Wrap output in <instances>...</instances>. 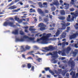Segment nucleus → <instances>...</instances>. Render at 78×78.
Masks as SVG:
<instances>
[{
    "mask_svg": "<svg viewBox=\"0 0 78 78\" xmlns=\"http://www.w3.org/2000/svg\"><path fill=\"white\" fill-rule=\"evenodd\" d=\"M69 46H70L71 47H75L76 48H78V46H77V44H70Z\"/></svg>",
    "mask_w": 78,
    "mask_h": 78,
    "instance_id": "4468645a",
    "label": "nucleus"
},
{
    "mask_svg": "<svg viewBox=\"0 0 78 78\" xmlns=\"http://www.w3.org/2000/svg\"><path fill=\"white\" fill-rule=\"evenodd\" d=\"M40 29L41 31H44V30H45V27H41Z\"/></svg>",
    "mask_w": 78,
    "mask_h": 78,
    "instance_id": "c85d7f7f",
    "label": "nucleus"
},
{
    "mask_svg": "<svg viewBox=\"0 0 78 78\" xmlns=\"http://www.w3.org/2000/svg\"><path fill=\"white\" fill-rule=\"evenodd\" d=\"M74 27L76 30H78V26H76V25H74Z\"/></svg>",
    "mask_w": 78,
    "mask_h": 78,
    "instance_id": "a18cd8bd",
    "label": "nucleus"
},
{
    "mask_svg": "<svg viewBox=\"0 0 78 78\" xmlns=\"http://www.w3.org/2000/svg\"><path fill=\"white\" fill-rule=\"evenodd\" d=\"M65 58H66L65 57H62L61 59L62 60H64V59H65Z\"/></svg>",
    "mask_w": 78,
    "mask_h": 78,
    "instance_id": "338daca9",
    "label": "nucleus"
},
{
    "mask_svg": "<svg viewBox=\"0 0 78 78\" xmlns=\"http://www.w3.org/2000/svg\"><path fill=\"white\" fill-rule=\"evenodd\" d=\"M68 64L69 66L71 65V69L70 70L69 72H70L71 71L72 72L70 73V75H72L73 78H78V73H77L76 74V76L75 75V72H73V70H74V67L75 66V63L74 62V61L72 60V58H70L68 62Z\"/></svg>",
    "mask_w": 78,
    "mask_h": 78,
    "instance_id": "f257e3e1",
    "label": "nucleus"
},
{
    "mask_svg": "<svg viewBox=\"0 0 78 78\" xmlns=\"http://www.w3.org/2000/svg\"><path fill=\"white\" fill-rule=\"evenodd\" d=\"M20 9H18L17 10H14L13 11V12H18L19 11H20Z\"/></svg>",
    "mask_w": 78,
    "mask_h": 78,
    "instance_id": "2f4dec72",
    "label": "nucleus"
},
{
    "mask_svg": "<svg viewBox=\"0 0 78 78\" xmlns=\"http://www.w3.org/2000/svg\"><path fill=\"white\" fill-rule=\"evenodd\" d=\"M59 45L60 46H61V45H62V43H58V46H59Z\"/></svg>",
    "mask_w": 78,
    "mask_h": 78,
    "instance_id": "8fccbe9b",
    "label": "nucleus"
},
{
    "mask_svg": "<svg viewBox=\"0 0 78 78\" xmlns=\"http://www.w3.org/2000/svg\"><path fill=\"white\" fill-rule=\"evenodd\" d=\"M22 66L23 67V68L24 67H26V65H25V64L23 65Z\"/></svg>",
    "mask_w": 78,
    "mask_h": 78,
    "instance_id": "13d9d810",
    "label": "nucleus"
},
{
    "mask_svg": "<svg viewBox=\"0 0 78 78\" xmlns=\"http://www.w3.org/2000/svg\"><path fill=\"white\" fill-rule=\"evenodd\" d=\"M42 58H39L37 59V61H38V62H41V61H42Z\"/></svg>",
    "mask_w": 78,
    "mask_h": 78,
    "instance_id": "e433bc0d",
    "label": "nucleus"
},
{
    "mask_svg": "<svg viewBox=\"0 0 78 78\" xmlns=\"http://www.w3.org/2000/svg\"><path fill=\"white\" fill-rule=\"evenodd\" d=\"M65 45H66V42H63L62 44V47L63 48L64 47Z\"/></svg>",
    "mask_w": 78,
    "mask_h": 78,
    "instance_id": "4c0bfd02",
    "label": "nucleus"
},
{
    "mask_svg": "<svg viewBox=\"0 0 78 78\" xmlns=\"http://www.w3.org/2000/svg\"><path fill=\"white\" fill-rule=\"evenodd\" d=\"M54 5H56V6H58L59 5V3L58 1V0H54V2L53 3Z\"/></svg>",
    "mask_w": 78,
    "mask_h": 78,
    "instance_id": "2eb2a0df",
    "label": "nucleus"
},
{
    "mask_svg": "<svg viewBox=\"0 0 78 78\" xmlns=\"http://www.w3.org/2000/svg\"><path fill=\"white\" fill-rule=\"evenodd\" d=\"M37 11L39 12L40 14H41V16L42 17L45 16V14L44 13V12L42 11V10L41 9H37Z\"/></svg>",
    "mask_w": 78,
    "mask_h": 78,
    "instance_id": "9b49d317",
    "label": "nucleus"
},
{
    "mask_svg": "<svg viewBox=\"0 0 78 78\" xmlns=\"http://www.w3.org/2000/svg\"><path fill=\"white\" fill-rule=\"evenodd\" d=\"M7 25H9L10 27H16V26L14 25V23L12 22H9L8 20H7L6 21H5L3 24V26L5 27H6Z\"/></svg>",
    "mask_w": 78,
    "mask_h": 78,
    "instance_id": "6e6552de",
    "label": "nucleus"
},
{
    "mask_svg": "<svg viewBox=\"0 0 78 78\" xmlns=\"http://www.w3.org/2000/svg\"><path fill=\"white\" fill-rule=\"evenodd\" d=\"M30 6H31V7H32L33 8H35V7L34 6V5H30Z\"/></svg>",
    "mask_w": 78,
    "mask_h": 78,
    "instance_id": "5fc2aeb1",
    "label": "nucleus"
},
{
    "mask_svg": "<svg viewBox=\"0 0 78 78\" xmlns=\"http://www.w3.org/2000/svg\"><path fill=\"white\" fill-rule=\"evenodd\" d=\"M39 19H40V20H42V17L41 16H39Z\"/></svg>",
    "mask_w": 78,
    "mask_h": 78,
    "instance_id": "0e129e2a",
    "label": "nucleus"
},
{
    "mask_svg": "<svg viewBox=\"0 0 78 78\" xmlns=\"http://www.w3.org/2000/svg\"><path fill=\"white\" fill-rule=\"evenodd\" d=\"M49 17L50 19H52V16L49 15Z\"/></svg>",
    "mask_w": 78,
    "mask_h": 78,
    "instance_id": "e2e57ef3",
    "label": "nucleus"
},
{
    "mask_svg": "<svg viewBox=\"0 0 78 78\" xmlns=\"http://www.w3.org/2000/svg\"><path fill=\"white\" fill-rule=\"evenodd\" d=\"M70 25V23H67L66 24V26L67 27H68V26H69V25Z\"/></svg>",
    "mask_w": 78,
    "mask_h": 78,
    "instance_id": "c03bdc74",
    "label": "nucleus"
},
{
    "mask_svg": "<svg viewBox=\"0 0 78 78\" xmlns=\"http://www.w3.org/2000/svg\"><path fill=\"white\" fill-rule=\"evenodd\" d=\"M58 18L60 19V20H65V19L66 18L65 17H62V16H59Z\"/></svg>",
    "mask_w": 78,
    "mask_h": 78,
    "instance_id": "5701e85b",
    "label": "nucleus"
},
{
    "mask_svg": "<svg viewBox=\"0 0 78 78\" xmlns=\"http://www.w3.org/2000/svg\"><path fill=\"white\" fill-rule=\"evenodd\" d=\"M30 12H36V11H35V10L34 9H30Z\"/></svg>",
    "mask_w": 78,
    "mask_h": 78,
    "instance_id": "393cba45",
    "label": "nucleus"
},
{
    "mask_svg": "<svg viewBox=\"0 0 78 78\" xmlns=\"http://www.w3.org/2000/svg\"><path fill=\"white\" fill-rule=\"evenodd\" d=\"M44 11L45 13H48V10H44Z\"/></svg>",
    "mask_w": 78,
    "mask_h": 78,
    "instance_id": "37998d69",
    "label": "nucleus"
},
{
    "mask_svg": "<svg viewBox=\"0 0 78 78\" xmlns=\"http://www.w3.org/2000/svg\"><path fill=\"white\" fill-rule=\"evenodd\" d=\"M56 9V7H53L51 8V10L52 11H53Z\"/></svg>",
    "mask_w": 78,
    "mask_h": 78,
    "instance_id": "7c9ffc66",
    "label": "nucleus"
},
{
    "mask_svg": "<svg viewBox=\"0 0 78 78\" xmlns=\"http://www.w3.org/2000/svg\"><path fill=\"white\" fill-rule=\"evenodd\" d=\"M66 72H66V70H63L62 73V75L64 76V75H65V74H66Z\"/></svg>",
    "mask_w": 78,
    "mask_h": 78,
    "instance_id": "c756f323",
    "label": "nucleus"
},
{
    "mask_svg": "<svg viewBox=\"0 0 78 78\" xmlns=\"http://www.w3.org/2000/svg\"><path fill=\"white\" fill-rule=\"evenodd\" d=\"M44 26V25L43 23H40L39 24V25H38V27H43Z\"/></svg>",
    "mask_w": 78,
    "mask_h": 78,
    "instance_id": "a878e982",
    "label": "nucleus"
},
{
    "mask_svg": "<svg viewBox=\"0 0 78 78\" xmlns=\"http://www.w3.org/2000/svg\"><path fill=\"white\" fill-rule=\"evenodd\" d=\"M25 46H21L20 50L18 52H24L27 51V50H30L31 48V47L28 45H26L25 47L26 49H25Z\"/></svg>",
    "mask_w": 78,
    "mask_h": 78,
    "instance_id": "0eeeda50",
    "label": "nucleus"
},
{
    "mask_svg": "<svg viewBox=\"0 0 78 78\" xmlns=\"http://www.w3.org/2000/svg\"><path fill=\"white\" fill-rule=\"evenodd\" d=\"M28 7H29V5H25V6L24 7V8H28Z\"/></svg>",
    "mask_w": 78,
    "mask_h": 78,
    "instance_id": "49530a36",
    "label": "nucleus"
},
{
    "mask_svg": "<svg viewBox=\"0 0 78 78\" xmlns=\"http://www.w3.org/2000/svg\"><path fill=\"white\" fill-rule=\"evenodd\" d=\"M37 53H35V55H37V54H38V55H40L41 54L40 53V52H39V51H37Z\"/></svg>",
    "mask_w": 78,
    "mask_h": 78,
    "instance_id": "6e6d98bb",
    "label": "nucleus"
},
{
    "mask_svg": "<svg viewBox=\"0 0 78 78\" xmlns=\"http://www.w3.org/2000/svg\"><path fill=\"white\" fill-rule=\"evenodd\" d=\"M20 34H21V35H24V32H23L22 30H20Z\"/></svg>",
    "mask_w": 78,
    "mask_h": 78,
    "instance_id": "cd10ccee",
    "label": "nucleus"
},
{
    "mask_svg": "<svg viewBox=\"0 0 78 78\" xmlns=\"http://www.w3.org/2000/svg\"><path fill=\"white\" fill-rule=\"evenodd\" d=\"M25 32H26V33H28V30H27V29H25Z\"/></svg>",
    "mask_w": 78,
    "mask_h": 78,
    "instance_id": "4d7b16f0",
    "label": "nucleus"
},
{
    "mask_svg": "<svg viewBox=\"0 0 78 78\" xmlns=\"http://www.w3.org/2000/svg\"><path fill=\"white\" fill-rule=\"evenodd\" d=\"M55 25H56V24H55V23H53L52 24V26L53 27H55Z\"/></svg>",
    "mask_w": 78,
    "mask_h": 78,
    "instance_id": "680f3d73",
    "label": "nucleus"
},
{
    "mask_svg": "<svg viewBox=\"0 0 78 78\" xmlns=\"http://www.w3.org/2000/svg\"><path fill=\"white\" fill-rule=\"evenodd\" d=\"M26 39H28V40H27V42H30V41H32V43H35L36 41H34V37H29L28 36L26 35H24L23 38L21 37L20 39L19 38H16V42H24L25 41Z\"/></svg>",
    "mask_w": 78,
    "mask_h": 78,
    "instance_id": "7ed1b4c3",
    "label": "nucleus"
},
{
    "mask_svg": "<svg viewBox=\"0 0 78 78\" xmlns=\"http://www.w3.org/2000/svg\"><path fill=\"white\" fill-rule=\"evenodd\" d=\"M45 33H44L42 34L43 37L40 39H38L37 40V41L41 42V43L42 44H48V41H50L48 37H50L51 36V34H47L46 36H45Z\"/></svg>",
    "mask_w": 78,
    "mask_h": 78,
    "instance_id": "f03ea898",
    "label": "nucleus"
},
{
    "mask_svg": "<svg viewBox=\"0 0 78 78\" xmlns=\"http://www.w3.org/2000/svg\"><path fill=\"white\" fill-rule=\"evenodd\" d=\"M70 27H68L67 28V30L66 31V32L68 33V32H69L68 31H69V30H70Z\"/></svg>",
    "mask_w": 78,
    "mask_h": 78,
    "instance_id": "58836bf2",
    "label": "nucleus"
},
{
    "mask_svg": "<svg viewBox=\"0 0 78 78\" xmlns=\"http://www.w3.org/2000/svg\"><path fill=\"white\" fill-rule=\"evenodd\" d=\"M44 21L45 22H48L49 20L48 19H47V18H44Z\"/></svg>",
    "mask_w": 78,
    "mask_h": 78,
    "instance_id": "72a5a7b5",
    "label": "nucleus"
},
{
    "mask_svg": "<svg viewBox=\"0 0 78 78\" xmlns=\"http://www.w3.org/2000/svg\"><path fill=\"white\" fill-rule=\"evenodd\" d=\"M34 66H32L31 68V70H32V71H34Z\"/></svg>",
    "mask_w": 78,
    "mask_h": 78,
    "instance_id": "864d4df0",
    "label": "nucleus"
},
{
    "mask_svg": "<svg viewBox=\"0 0 78 78\" xmlns=\"http://www.w3.org/2000/svg\"><path fill=\"white\" fill-rule=\"evenodd\" d=\"M60 3L61 5H62V3H63V1L62 0H60Z\"/></svg>",
    "mask_w": 78,
    "mask_h": 78,
    "instance_id": "603ef678",
    "label": "nucleus"
},
{
    "mask_svg": "<svg viewBox=\"0 0 78 78\" xmlns=\"http://www.w3.org/2000/svg\"><path fill=\"white\" fill-rule=\"evenodd\" d=\"M62 22L61 24L62 25V28H59L57 30V31L55 34L56 36H59V32H62V30H65L66 28V23L64 21H62Z\"/></svg>",
    "mask_w": 78,
    "mask_h": 78,
    "instance_id": "423d86ee",
    "label": "nucleus"
},
{
    "mask_svg": "<svg viewBox=\"0 0 78 78\" xmlns=\"http://www.w3.org/2000/svg\"><path fill=\"white\" fill-rule=\"evenodd\" d=\"M9 20H14V19L12 18H10Z\"/></svg>",
    "mask_w": 78,
    "mask_h": 78,
    "instance_id": "052dcab7",
    "label": "nucleus"
},
{
    "mask_svg": "<svg viewBox=\"0 0 78 78\" xmlns=\"http://www.w3.org/2000/svg\"><path fill=\"white\" fill-rule=\"evenodd\" d=\"M12 4H13V3L12 2L9 5L7 6H12Z\"/></svg>",
    "mask_w": 78,
    "mask_h": 78,
    "instance_id": "3c124183",
    "label": "nucleus"
},
{
    "mask_svg": "<svg viewBox=\"0 0 78 78\" xmlns=\"http://www.w3.org/2000/svg\"><path fill=\"white\" fill-rule=\"evenodd\" d=\"M43 5H46V7H47V3L44 2L43 3Z\"/></svg>",
    "mask_w": 78,
    "mask_h": 78,
    "instance_id": "de8ad7c7",
    "label": "nucleus"
},
{
    "mask_svg": "<svg viewBox=\"0 0 78 78\" xmlns=\"http://www.w3.org/2000/svg\"><path fill=\"white\" fill-rule=\"evenodd\" d=\"M27 67L28 69H30L31 67V65L30 64H28L27 65Z\"/></svg>",
    "mask_w": 78,
    "mask_h": 78,
    "instance_id": "f704fd0d",
    "label": "nucleus"
},
{
    "mask_svg": "<svg viewBox=\"0 0 78 78\" xmlns=\"http://www.w3.org/2000/svg\"><path fill=\"white\" fill-rule=\"evenodd\" d=\"M71 4L74 5L75 4V1L74 0H71V2H70Z\"/></svg>",
    "mask_w": 78,
    "mask_h": 78,
    "instance_id": "c9c22d12",
    "label": "nucleus"
},
{
    "mask_svg": "<svg viewBox=\"0 0 78 78\" xmlns=\"http://www.w3.org/2000/svg\"><path fill=\"white\" fill-rule=\"evenodd\" d=\"M60 13L61 15H65L66 14L65 11L63 10H60Z\"/></svg>",
    "mask_w": 78,
    "mask_h": 78,
    "instance_id": "4be33fe9",
    "label": "nucleus"
},
{
    "mask_svg": "<svg viewBox=\"0 0 78 78\" xmlns=\"http://www.w3.org/2000/svg\"><path fill=\"white\" fill-rule=\"evenodd\" d=\"M70 50H71V48L70 47H68L66 49H63L62 51H59L58 53L59 55H61V54L62 56H66V54H68L69 53V52Z\"/></svg>",
    "mask_w": 78,
    "mask_h": 78,
    "instance_id": "39448f33",
    "label": "nucleus"
},
{
    "mask_svg": "<svg viewBox=\"0 0 78 78\" xmlns=\"http://www.w3.org/2000/svg\"><path fill=\"white\" fill-rule=\"evenodd\" d=\"M64 5H66V6L65 7L64 9H69V4L66 3H64Z\"/></svg>",
    "mask_w": 78,
    "mask_h": 78,
    "instance_id": "6ab92c4d",
    "label": "nucleus"
},
{
    "mask_svg": "<svg viewBox=\"0 0 78 78\" xmlns=\"http://www.w3.org/2000/svg\"><path fill=\"white\" fill-rule=\"evenodd\" d=\"M29 3H33V2L31 1H28Z\"/></svg>",
    "mask_w": 78,
    "mask_h": 78,
    "instance_id": "bf43d9fd",
    "label": "nucleus"
},
{
    "mask_svg": "<svg viewBox=\"0 0 78 78\" xmlns=\"http://www.w3.org/2000/svg\"><path fill=\"white\" fill-rule=\"evenodd\" d=\"M45 70H46V71H48V70H49V72L50 73H51L53 75H55V73L54 72H53V71H51V70H50V68L48 67V68H45Z\"/></svg>",
    "mask_w": 78,
    "mask_h": 78,
    "instance_id": "f8f14e48",
    "label": "nucleus"
},
{
    "mask_svg": "<svg viewBox=\"0 0 78 78\" xmlns=\"http://www.w3.org/2000/svg\"><path fill=\"white\" fill-rule=\"evenodd\" d=\"M15 19L16 20H17L18 22L20 23H22V20H19V18H17L16 16L15 17Z\"/></svg>",
    "mask_w": 78,
    "mask_h": 78,
    "instance_id": "dca6fc26",
    "label": "nucleus"
},
{
    "mask_svg": "<svg viewBox=\"0 0 78 78\" xmlns=\"http://www.w3.org/2000/svg\"><path fill=\"white\" fill-rule=\"evenodd\" d=\"M38 5L40 8H43V6H42V3H41V2H39L38 3Z\"/></svg>",
    "mask_w": 78,
    "mask_h": 78,
    "instance_id": "bb28decb",
    "label": "nucleus"
},
{
    "mask_svg": "<svg viewBox=\"0 0 78 78\" xmlns=\"http://www.w3.org/2000/svg\"><path fill=\"white\" fill-rule=\"evenodd\" d=\"M74 10H75V9H74L73 8H71L70 9V10L71 12H73V11Z\"/></svg>",
    "mask_w": 78,
    "mask_h": 78,
    "instance_id": "a19ab883",
    "label": "nucleus"
},
{
    "mask_svg": "<svg viewBox=\"0 0 78 78\" xmlns=\"http://www.w3.org/2000/svg\"><path fill=\"white\" fill-rule=\"evenodd\" d=\"M71 15H72V20H73L74 18L76 19V17H77L78 16V12L77 11H76V13L75 14H74V13L71 12Z\"/></svg>",
    "mask_w": 78,
    "mask_h": 78,
    "instance_id": "9d476101",
    "label": "nucleus"
},
{
    "mask_svg": "<svg viewBox=\"0 0 78 78\" xmlns=\"http://www.w3.org/2000/svg\"><path fill=\"white\" fill-rule=\"evenodd\" d=\"M22 57L23 58H24V59H25V55L24 54H22Z\"/></svg>",
    "mask_w": 78,
    "mask_h": 78,
    "instance_id": "09e8293b",
    "label": "nucleus"
},
{
    "mask_svg": "<svg viewBox=\"0 0 78 78\" xmlns=\"http://www.w3.org/2000/svg\"><path fill=\"white\" fill-rule=\"evenodd\" d=\"M58 72L56 70H55L54 71V72L57 75H58L59 73H61V72L62 71V70L61 69H58Z\"/></svg>",
    "mask_w": 78,
    "mask_h": 78,
    "instance_id": "f3484780",
    "label": "nucleus"
},
{
    "mask_svg": "<svg viewBox=\"0 0 78 78\" xmlns=\"http://www.w3.org/2000/svg\"><path fill=\"white\" fill-rule=\"evenodd\" d=\"M72 54H73V57H75L76 55V54H77V53L76 52H74L73 51H72L70 53V54L72 55Z\"/></svg>",
    "mask_w": 78,
    "mask_h": 78,
    "instance_id": "a211bd4d",
    "label": "nucleus"
},
{
    "mask_svg": "<svg viewBox=\"0 0 78 78\" xmlns=\"http://www.w3.org/2000/svg\"><path fill=\"white\" fill-rule=\"evenodd\" d=\"M50 30H54V28H51L50 29Z\"/></svg>",
    "mask_w": 78,
    "mask_h": 78,
    "instance_id": "69168bd1",
    "label": "nucleus"
},
{
    "mask_svg": "<svg viewBox=\"0 0 78 78\" xmlns=\"http://www.w3.org/2000/svg\"><path fill=\"white\" fill-rule=\"evenodd\" d=\"M36 29L33 28H29L30 31H35L36 30Z\"/></svg>",
    "mask_w": 78,
    "mask_h": 78,
    "instance_id": "473e14b6",
    "label": "nucleus"
},
{
    "mask_svg": "<svg viewBox=\"0 0 78 78\" xmlns=\"http://www.w3.org/2000/svg\"><path fill=\"white\" fill-rule=\"evenodd\" d=\"M33 47L34 48H35L36 49H38L39 48V47L37 46H34Z\"/></svg>",
    "mask_w": 78,
    "mask_h": 78,
    "instance_id": "ea45409f",
    "label": "nucleus"
},
{
    "mask_svg": "<svg viewBox=\"0 0 78 78\" xmlns=\"http://www.w3.org/2000/svg\"><path fill=\"white\" fill-rule=\"evenodd\" d=\"M12 34H15V35H17L19 34V29H15L12 32Z\"/></svg>",
    "mask_w": 78,
    "mask_h": 78,
    "instance_id": "ddd939ff",
    "label": "nucleus"
},
{
    "mask_svg": "<svg viewBox=\"0 0 78 78\" xmlns=\"http://www.w3.org/2000/svg\"><path fill=\"white\" fill-rule=\"evenodd\" d=\"M66 32H64L61 35V37L62 38H65L66 37Z\"/></svg>",
    "mask_w": 78,
    "mask_h": 78,
    "instance_id": "aec40b11",
    "label": "nucleus"
},
{
    "mask_svg": "<svg viewBox=\"0 0 78 78\" xmlns=\"http://www.w3.org/2000/svg\"><path fill=\"white\" fill-rule=\"evenodd\" d=\"M67 20L68 22H70V21L71 20V19H70V18H67Z\"/></svg>",
    "mask_w": 78,
    "mask_h": 78,
    "instance_id": "79ce46f5",
    "label": "nucleus"
},
{
    "mask_svg": "<svg viewBox=\"0 0 78 78\" xmlns=\"http://www.w3.org/2000/svg\"><path fill=\"white\" fill-rule=\"evenodd\" d=\"M58 52L57 51H54L52 52V54L51 52H49V53L46 54V56H50V55H51V56H53L54 55L55 56H52L51 57L52 60H51V61L52 63L53 64H56L57 63V60H55L56 59V57L57 58H58Z\"/></svg>",
    "mask_w": 78,
    "mask_h": 78,
    "instance_id": "20e7f679",
    "label": "nucleus"
},
{
    "mask_svg": "<svg viewBox=\"0 0 78 78\" xmlns=\"http://www.w3.org/2000/svg\"><path fill=\"white\" fill-rule=\"evenodd\" d=\"M44 48L47 51H52V50H54L55 49V48L53 47L52 45L49 46L48 47H46L45 48Z\"/></svg>",
    "mask_w": 78,
    "mask_h": 78,
    "instance_id": "1a4fd4ad",
    "label": "nucleus"
},
{
    "mask_svg": "<svg viewBox=\"0 0 78 78\" xmlns=\"http://www.w3.org/2000/svg\"><path fill=\"white\" fill-rule=\"evenodd\" d=\"M34 52V51H32L30 52H29V54H30V55H33V57H35V55H34L33 54H32V53H33Z\"/></svg>",
    "mask_w": 78,
    "mask_h": 78,
    "instance_id": "b1692460",
    "label": "nucleus"
},
{
    "mask_svg": "<svg viewBox=\"0 0 78 78\" xmlns=\"http://www.w3.org/2000/svg\"><path fill=\"white\" fill-rule=\"evenodd\" d=\"M66 76L68 77V76H69V73H67Z\"/></svg>",
    "mask_w": 78,
    "mask_h": 78,
    "instance_id": "774afa93",
    "label": "nucleus"
},
{
    "mask_svg": "<svg viewBox=\"0 0 78 78\" xmlns=\"http://www.w3.org/2000/svg\"><path fill=\"white\" fill-rule=\"evenodd\" d=\"M17 8L16 6V5H13L12 6H11V7H10L9 8V9H16Z\"/></svg>",
    "mask_w": 78,
    "mask_h": 78,
    "instance_id": "412c9836",
    "label": "nucleus"
}]
</instances>
